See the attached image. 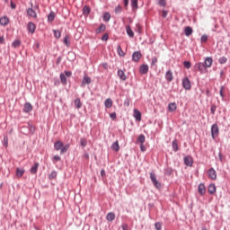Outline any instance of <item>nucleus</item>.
I'll list each match as a JSON object with an SVG mask.
<instances>
[{
  "label": "nucleus",
  "mask_w": 230,
  "mask_h": 230,
  "mask_svg": "<svg viewBox=\"0 0 230 230\" xmlns=\"http://www.w3.org/2000/svg\"><path fill=\"white\" fill-rule=\"evenodd\" d=\"M21 132L24 136H28L30 134H31V136H33L35 134V126H33L31 124H28V126H22L21 128Z\"/></svg>",
  "instance_id": "1"
},
{
  "label": "nucleus",
  "mask_w": 230,
  "mask_h": 230,
  "mask_svg": "<svg viewBox=\"0 0 230 230\" xmlns=\"http://www.w3.org/2000/svg\"><path fill=\"white\" fill-rule=\"evenodd\" d=\"M220 134V128H218V124L215 123L211 126V136L212 139H217Z\"/></svg>",
  "instance_id": "2"
},
{
  "label": "nucleus",
  "mask_w": 230,
  "mask_h": 230,
  "mask_svg": "<svg viewBox=\"0 0 230 230\" xmlns=\"http://www.w3.org/2000/svg\"><path fill=\"white\" fill-rule=\"evenodd\" d=\"M181 85L185 91H190L191 89V81H190V78L185 77L182 79Z\"/></svg>",
  "instance_id": "3"
},
{
  "label": "nucleus",
  "mask_w": 230,
  "mask_h": 230,
  "mask_svg": "<svg viewBox=\"0 0 230 230\" xmlns=\"http://www.w3.org/2000/svg\"><path fill=\"white\" fill-rule=\"evenodd\" d=\"M195 71H199V73H206V66L202 62L196 63L194 66Z\"/></svg>",
  "instance_id": "4"
},
{
  "label": "nucleus",
  "mask_w": 230,
  "mask_h": 230,
  "mask_svg": "<svg viewBox=\"0 0 230 230\" xmlns=\"http://www.w3.org/2000/svg\"><path fill=\"white\" fill-rule=\"evenodd\" d=\"M183 163L185 166H193V157L191 155H187L183 158Z\"/></svg>",
  "instance_id": "5"
},
{
  "label": "nucleus",
  "mask_w": 230,
  "mask_h": 230,
  "mask_svg": "<svg viewBox=\"0 0 230 230\" xmlns=\"http://www.w3.org/2000/svg\"><path fill=\"white\" fill-rule=\"evenodd\" d=\"M208 179H212V181H217V171L215 168L211 167L208 170Z\"/></svg>",
  "instance_id": "6"
},
{
  "label": "nucleus",
  "mask_w": 230,
  "mask_h": 230,
  "mask_svg": "<svg viewBox=\"0 0 230 230\" xmlns=\"http://www.w3.org/2000/svg\"><path fill=\"white\" fill-rule=\"evenodd\" d=\"M141 57H143V55L141 54V51H135L132 54V61L139 62V60H141Z\"/></svg>",
  "instance_id": "7"
},
{
  "label": "nucleus",
  "mask_w": 230,
  "mask_h": 230,
  "mask_svg": "<svg viewBox=\"0 0 230 230\" xmlns=\"http://www.w3.org/2000/svg\"><path fill=\"white\" fill-rule=\"evenodd\" d=\"M91 82H92V79L89 77V75H84L82 80L81 87H85V85H89Z\"/></svg>",
  "instance_id": "8"
},
{
  "label": "nucleus",
  "mask_w": 230,
  "mask_h": 230,
  "mask_svg": "<svg viewBox=\"0 0 230 230\" xmlns=\"http://www.w3.org/2000/svg\"><path fill=\"white\" fill-rule=\"evenodd\" d=\"M198 192L201 197H204L206 195V185L204 183H199L198 186Z\"/></svg>",
  "instance_id": "9"
},
{
  "label": "nucleus",
  "mask_w": 230,
  "mask_h": 230,
  "mask_svg": "<svg viewBox=\"0 0 230 230\" xmlns=\"http://www.w3.org/2000/svg\"><path fill=\"white\" fill-rule=\"evenodd\" d=\"M22 111L28 114V112H31V111H33V106H31V103L30 102H25Z\"/></svg>",
  "instance_id": "10"
},
{
  "label": "nucleus",
  "mask_w": 230,
  "mask_h": 230,
  "mask_svg": "<svg viewBox=\"0 0 230 230\" xmlns=\"http://www.w3.org/2000/svg\"><path fill=\"white\" fill-rule=\"evenodd\" d=\"M27 30L30 33H35V30H37V25H35L34 22H30L28 24H27Z\"/></svg>",
  "instance_id": "11"
},
{
  "label": "nucleus",
  "mask_w": 230,
  "mask_h": 230,
  "mask_svg": "<svg viewBox=\"0 0 230 230\" xmlns=\"http://www.w3.org/2000/svg\"><path fill=\"white\" fill-rule=\"evenodd\" d=\"M39 166H40V164H39V162H36L34 164V165H32L30 169V172L32 174V175H35V173H37V172H39Z\"/></svg>",
  "instance_id": "12"
},
{
  "label": "nucleus",
  "mask_w": 230,
  "mask_h": 230,
  "mask_svg": "<svg viewBox=\"0 0 230 230\" xmlns=\"http://www.w3.org/2000/svg\"><path fill=\"white\" fill-rule=\"evenodd\" d=\"M208 191L210 195H215V193H217V186L215 183H210L208 185Z\"/></svg>",
  "instance_id": "13"
},
{
  "label": "nucleus",
  "mask_w": 230,
  "mask_h": 230,
  "mask_svg": "<svg viewBox=\"0 0 230 230\" xmlns=\"http://www.w3.org/2000/svg\"><path fill=\"white\" fill-rule=\"evenodd\" d=\"M62 146H64V142L58 140L54 143V149L58 152V150L62 149Z\"/></svg>",
  "instance_id": "14"
},
{
  "label": "nucleus",
  "mask_w": 230,
  "mask_h": 230,
  "mask_svg": "<svg viewBox=\"0 0 230 230\" xmlns=\"http://www.w3.org/2000/svg\"><path fill=\"white\" fill-rule=\"evenodd\" d=\"M133 116H134L136 121H141V111H139V110L135 109L133 111Z\"/></svg>",
  "instance_id": "15"
},
{
  "label": "nucleus",
  "mask_w": 230,
  "mask_h": 230,
  "mask_svg": "<svg viewBox=\"0 0 230 230\" xmlns=\"http://www.w3.org/2000/svg\"><path fill=\"white\" fill-rule=\"evenodd\" d=\"M10 22V19L6 16H3L0 18V24L1 26H8Z\"/></svg>",
  "instance_id": "16"
},
{
  "label": "nucleus",
  "mask_w": 230,
  "mask_h": 230,
  "mask_svg": "<svg viewBox=\"0 0 230 230\" xmlns=\"http://www.w3.org/2000/svg\"><path fill=\"white\" fill-rule=\"evenodd\" d=\"M203 64L207 69L208 67H211V66H213V58H211V57L207 58Z\"/></svg>",
  "instance_id": "17"
},
{
  "label": "nucleus",
  "mask_w": 230,
  "mask_h": 230,
  "mask_svg": "<svg viewBox=\"0 0 230 230\" xmlns=\"http://www.w3.org/2000/svg\"><path fill=\"white\" fill-rule=\"evenodd\" d=\"M63 43L65 44V46H66V48H69V46H71V38L68 34L65 35L63 39Z\"/></svg>",
  "instance_id": "18"
},
{
  "label": "nucleus",
  "mask_w": 230,
  "mask_h": 230,
  "mask_svg": "<svg viewBox=\"0 0 230 230\" xmlns=\"http://www.w3.org/2000/svg\"><path fill=\"white\" fill-rule=\"evenodd\" d=\"M117 75L119 76V78H120V80H122L123 82H125V80H127V75H125V72L121 69H119L117 72Z\"/></svg>",
  "instance_id": "19"
},
{
  "label": "nucleus",
  "mask_w": 230,
  "mask_h": 230,
  "mask_svg": "<svg viewBox=\"0 0 230 230\" xmlns=\"http://www.w3.org/2000/svg\"><path fill=\"white\" fill-rule=\"evenodd\" d=\"M165 80H167V82H172L173 80V73L172 70H168L165 73Z\"/></svg>",
  "instance_id": "20"
},
{
  "label": "nucleus",
  "mask_w": 230,
  "mask_h": 230,
  "mask_svg": "<svg viewBox=\"0 0 230 230\" xmlns=\"http://www.w3.org/2000/svg\"><path fill=\"white\" fill-rule=\"evenodd\" d=\"M107 30V26L104 23H102L96 30L95 33L98 35L102 33V31H105Z\"/></svg>",
  "instance_id": "21"
},
{
  "label": "nucleus",
  "mask_w": 230,
  "mask_h": 230,
  "mask_svg": "<svg viewBox=\"0 0 230 230\" xmlns=\"http://www.w3.org/2000/svg\"><path fill=\"white\" fill-rule=\"evenodd\" d=\"M164 175H167V177H170L171 175H173V168L172 167H166L164 170Z\"/></svg>",
  "instance_id": "22"
},
{
  "label": "nucleus",
  "mask_w": 230,
  "mask_h": 230,
  "mask_svg": "<svg viewBox=\"0 0 230 230\" xmlns=\"http://www.w3.org/2000/svg\"><path fill=\"white\" fill-rule=\"evenodd\" d=\"M116 218V214H114V212H109L106 216V220H108V222H112L113 220H115Z\"/></svg>",
  "instance_id": "23"
},
{
  "label": "nucleus",
  "mask_w": 230,
  "mask_h": 230,
  "mask_svg": "<svg viewBox=\"0 0 230 230\" xmlns=\"http://www.w3.org/2000/svg\"><path fill=\"white\" fill-rule=\"evenodd\" d=\"M27 15H29V17H33L34 19L37 18V13L33 8L27 9Z\"/></svg>",
  "instance_id": "24"
},
{
  "label": "nucleus",
  "mask_w": 230,
  "mask_h": 230,
  "mask_svg": "<svg viewBox=\"0 0 230 230\" xmlns=\"http://www.w3.org/2000/svg\"><path fill=\"white\" fill-rule=\"evenodd\" d=\"M141 75H146L148 73V65H142L139 68Z\"/></svg>",
  "instance_id": "25"
},
{
  "label": "nucleus",
  "mask_w": 230,
  "mask_h": 230,
  "mask_svg": "<svg viewBox=\"0 0 230 230\" xmlns=\"http://www.w3.org/2000/svg\"><path fill=\"white\" fill-rule=\"evenodd\" d=\"M168 109L170 112H174V111H177V103L171 102L168 104Z\"/></svg>",
  "instance_id": "26"
},
{
  "label": "nucleus",
  "mask_w": 230,
  "mask_h": 230,
  "mask_svg": "<svg viewBox=\"0 0 230 230\" xmlns=\"http://www.w3.org/2000/svg\"><path fill=\"white\" fill-rule=\"evenodd\" d=\"M184 33L186 35V37H190V35H191L193 33V28L187 26L184 29Z\"/></svg>",
  "instance_id": "27"
},
{
  "label": "nucleus",
  "mask_w": 230,
  "mask_h": 230,
  "mask_svg": "<svg viewBox=\"0 0 230 230\" xmlns=\"http://www.w3.org/2000/svg\"><path fill=\"white\" fill-rule=\"evenodd\" d=\"M172 148L173 152H179V144L177 142V139H174L172 142Z\"/></svg>",
  "instance_id": "28"
},
{
  "label": "nucleus",
  "mask_w": 230,
  "mask_h": 230,
  "mask_svg": "<svg viewBox=\"0 0 230 230\" xmlns=\"http://www.w3.org/2000/svg\"><path fill=\"white\" fill-rule=\"evenodd\" d=\"M69 146H71L70 144H66L65 146L63 144V146L60 149V154H66L67 150H69Z\"/></svg>",
  "instance_id": "29"
},
{
  "label": "nucleus",
  "mask_w": 230,
  "mask_h": 230,
  "mask_svg": "<svg viewBox=\"0 0 230 230\" xmlns=\"http://www.w3.org/2000/svg\"><path fill=\"white\" fill-rule=\"evenodd\" d=\"M104 106L106 107V109H111V107H112V99H106L104 102Z\"/></svg>",
  "instance_id": "30"
},
{
  "label": "nucleus",
  "mask_w": 230,
  "mask_h": 230,
  "mask_svg": "<svg viewBox=\"0 0 230 230\" xmlns=\"http://www.w3.org/2000/svg\"><path fill=\"white\" fill-rule=\"evenodd\" d=\"M74 105H75V109H82V102L80 101V98H76L74 101Z\"/></svg>",
  "instance_id": "31"
},
{
  "label": "nucleus",
  "mask_w": 230,
  "mask_h": 230,
  "mask_svg": "<svg viewBox=\"0 0 230 230\" xmlns=\"http://www.w3.org/2000/svg\"><path fill=\"white\" fill-rule=\"evenodd\" d=\"M60 80L62 85H67V78L66 77V75L64 73L60 74Z\"/></svg>",
  "instance_id": "32"
},
{
  "label": "nucleus",
  "mask_w": 230,
  "mask_h": 230,
  "mask_svg": "<svg viewBox=\"0 0 230 230\" xmlns=\"http://www.w3.org/2000/svg\"><path fill=\"white\" fill-rule=\"evenodd\" d=\"M55 21V12L51 11L48 15V22H53Z\"/></svg>",
  "instance_id": "33"
},
{
  "label": "nucleus",
  "mask_w": 230,
  "mask_h": 230,
  "mask_svg": "<svg viewBox=\"0 0 230 230\" xmlns=\"http://www.w3.org/2000/svg\"><path fill=\"white\" fill-rule=\"evenodd\" d=\"M126 31L128 37H134V31L130 28V25L126 26Z\"/></svg>",
  "instance_id": "34"
},
{
  "label": "nucleus",
  "mask_w": 230,
  "mask_h": 230,
  "mask_svg": "<svg viewBox=\"0 0 230 230\" xmlns=\"http://www.w3.org/2000/svg\"><path fill=\"white\" fill-rule=\"evenodd\" d=\"M117 53L119 57H125V53L123 49H121V45L117 46Z\"/></svg>",
  "instance_id": "35"
},
{
  "label": "nucleus",
  "mask_w": 230,
  "mask_h": 230,
  "mask_svg": "<svg viewBox=\"0 0 230 230\" xmlns=\"http://www.w3.org/2000/svg\"><path fill=\"white\" fill-rule=\"evenodd\" d=\"M83 13L84 15H89V13H91V7L87 6V5H84L83 7Z\"/></svg>",
  "instance_id": "36"
},
{
  "label": "nucleus",
  "mask_w": 230,
  "mask_h": 230,
  "mask_svg": "<svg viewBox=\"0 0 230 230\" xmlns=\"http://www.w3.org/2000/svg\"><path fill=\"white\" fill-rule=\"evenodd\" d=\"M111 148L115 152H119V143L116 141L115 143L112 144Z\"/></svg>",
  "instance_id": "37"
},
{
  "label": "nucleus",
  "mask_w": 230,
  "mask_h": 230,
  "mask_svg": "<svg viewBox=\"0 0 230 230\" xmlns=\"http://www.w3.org/2000/svg\"><path fill=\"white\" fill-rule=\"evenodd\" d=\"M53 33L56 39H60V37H62V32L58 30H53Z\"/></svg>",
  "instance_id": "38"
},
{
  "label": "nucleus",
  "mask_w": 230,
  "mask_h": 230,
  "mask_svg": "<svg viewBox=\"0 0 230 230\" xmlns=\"http://www.w3.org/2000/svg\"><path fill=\"white\" fill-rule=\"evenodd\" d=\"M58 172L57 171H52L50 174L49 175V179L50 181H53L54 179H57Z\"/></svg>",
  "instance_id": "39"
},
{
  "label": "nucleus",
  "mask_w": 230,
  "mask_h": 230,
  "mask_svg": "<svg viewBox=\"0 0 230 230\" xmlns=\"http://www.w3.org/2000/svg\"><path fill=\"white\" fill-rule=\"evenodd\" d=\"M131 1V7L134 10H137L139 8V5H137V0H130Z\"/></svg>",
  "instance_id": "40"
},
{
  "label": "nucleus",
  "mask_w": 230,
  "mask_h": 230,
  "mask_svg": "<svg viewBox=\"0 0 230 230\" xmlns=\"http://www.w3.org/2000/svg\"><path fill=\"white\" fill-rule=\"evenodd\" d=\"M80 146H83V148H85L87 146V140L84 137L80 138Z\"/></svg>",
  "instance_id": "41"
},
{
  "label": "nucleus",
  "mask_w": 230,
  "mask_h": 230,
  "mask_svg": "<svg viewBox=\"0 0 230 230\" xmlns=\"http://www.w3.org/2000/svg\"><path fill=\"white\" fill-rule=\"evenodd\" d=\"M103 21L105 22H109V21H111V13H105L103 14Z\"/></svg>",
  "instance_id": "42"
},
{
  "label": "nucleus",
  "mask_w": 230,
  "mask_h": 230,
  "mask_svg": "<svg viewBox=\"0 0 230 230\" xmlns=\"http://www.w3.org/2000/svg\"><path fill=\"white\" fill-rule=\"evenodd\" d=\"M16 175H17V177H22V175H24V169L17 168L16 169Z\"/></svg>",
  "instance_id": "43"
},
{
  "label": "nucleus",
  "mask_w": 230,
  "mask_h": 230,
  "mask_svg": "<svg viewBox=\"0 0 230 230\" xmlns=\"http://www.w3.org/2000/svg\"><path fill=\"white\" fill-rule=\"evenodd\" d=\"M145 139H146L145 135L141 134L137 137V143H141V145H143V143H145Z\"/></svg>",
  "instance_id": "44"
},
{
  "label": "nucleus",
  "mask_w": 230,
  "mask_h": 230,
  "mask_svg": "<svg viewBox=\"0 0 230 230\" xmlns=\"http://www.w3.org/2000/svg\"><path fill=\"white\" fill-rule=\"evenodd\" d=\"M155 227L156 230H163V223L161 222L155 223Z\"/></svg>",
  "instance_id": "45"
},
{
  "label": "nucleus",
  "mask_w": 230,
  "mask_h": 230,
  "mask_svg": "<svg viewBox=\"0 0 230 230\" xmlns=\"http://www.w3.org/2000/svg\"><path fill=\"white\" fill-rule=\"evenodd\" d=\"M121 12H123V7H121V5H117L115 7V13L119 14Z\"/></svg>",
  "instance_id": "46"
},
{
  "label": "nucleus",
  "mask_w": 230,
  "mask_h": 230,
  "mask_svg": "<svg viewBox=\"0 0 230 230\" xmlns=\"http://www.w3.org/2000/svg\"><path fill=\"white\" fill-rule=\"evenodd\" d=\"M183 67H185V69H190V67H191V62L184 61L183 62Z\"/></svg>",
  "instance_id": "47"
},
{
  "label": "nucleus",
  "mask_w": 230,
  "mask_h": 230,
  "mask_svg": "<svg viewBox=\"0 0 230 230\" xmlns=\"http://www.w3.org/2000/svg\"><path fill=\"white\" fill-rule=\"evenodd\" d=\"M152 183L154 184V186L155 188H157V190H159V188H161V182H159V181L155 180L154 181H152Z\"/></svg>",
  "instance_id": "48"
},
{
  "label": "nucleus",
  "mask_w": 230,
  "mask_h": 230,
  "mask_svg": "<svg viewBox=\"0 0 230 230\" xmlns=\"http://www.w3.org/2000/svg\"><path fill=\"white\" fill-rule=\"evenodd\" d=\"M12 46H13L14 48H19V46H21V40H15L13 42Z\"/></svg>",
  "instance_id": "49"
},
{
  "label": "nucleus",
  "mask_w": 230,
  "mask_h": 230,
  "mask_svg": "<svg viewBox=\"0 0 230 230\" xmlns=\"http://www.w3.org/2000/svg\"><path fill=\"white\" fill-rule=\"evenodd\" d=\"M218 62H219V64H226L227 62V58L221 57V58H219Z\"/></svg>",
  "instance_id": "50"
},
{
  "label": "nucleus",
  "mask_w": 230,
  "mask_h": 230,
  "mask_svg": "<svg viewBox=\"0 0 230 230\" xmlns=\"http://www.w3.org/2000/svg\"><path fill=\"white\" fill-rule=\"evenodd\" d=\"M217 112V105L212 104L210 107V114H215Z\"/></svg>",
  "instance_id": "51"
},
{
  "label": "nucleus",
  "mask_w": 230,
  "mask_h": 230,
  "mask_svg": "<svg viewBox=\"0 0 230 230\" xmlns=\"http://www.w3.org/2000/svg\"><path fill=\"white\" fill-rule=\"evenodd\" d=\"M150 179L152 182L157 181V176L155 174V172H150Z\"/></svg>",
  "instance_id": "52"
},
{
  "label": "nucleus",
  "mask_w": 230,
  "mask_h": 230,
  "mask_svg": "<svg viewBox=\"0 0 230 230\" xmlns=\"http://www.w3.org/2000/svg\"><path fill=\"white\" fill-rule=\"evenodd\" d=\"M159 6H166V0H158Z\"/></svg>",
  "instance_id": "53"
},
{
  "label": "nucleus",
  "mask_w": 230,
  "mask_h": 230,
  "mask_svg": "<svg viewBox=\"0 0 230 230\" xmlns=\"http://www.w3.org/2000/svg\"><path fill=\"white\" fill-rule=\"evenodd\" d=\"M101 40L103 41L109 40V33L103 34Z\"/></svg>",
  "instance_id": "54"
},
{
  "label": "nucleus",
  "mask_w": 230,
  "mask_h": 230,
  "mask_svg": "<svg viewBox=\"0 0 230 230\" xmlns=\"http://www.w3.org/2000/svg\"><path fill=\"white\" fill-rule=\"evenodd\" d=\"M162 17H163L164 19H166V17H168V11L163 10V11H162Z\"/></svg>",
  "instance_id": "55"
},
{
  "label": "nucleus",
  "mask_w": 230,
  "mask_h": 230,
  "mask_svg": "<svg viewBox=\"0 0 230 230\" xmlns=\"http://www.w3.org/2000/svg\"><path fill=\"white\" fill-rule=\"evenodd\" d=\"M200 40L201 42H208V35H202Z\"/></svg>",
  "instance_id": "56"
},
{
  "label": "nucleus",
  "mask_w": 230,
  "mask_h": 230,
  "mask_svg": "<svg viewBox=\"0 0 230 230\" xmlns=\"http://www.w3.org/2000/svg\"><path fill=\"white\" fill-rule=\"evenodd\" d=\"M224 89H225L224 86H221V87H220L219 94H220L221 98H225V95H224Z\"/></svg>",
  "instance_id": "57"
},
{
  "label": "nucleus",
  "mask_w": 230,
  "mask_h": 230,
  "mask_svg": "<svg viewBox=\"0 0 230 230\" xmlns=\"http://www.w3.org/2000/svg\"><path fill=\"white\" fill-rule=\"evenodd\" d=\"M73 75V73L71 71H65V76H67V78L71 77Z\"/></svg>",
  "instance_id": "58"
},
{
  "label": "nucleus",
  "mask_w": 230,
  "mask_h": 230,
  "mask_svg": "<svg viewBox=\"0 0 230 230\" xmlns=\"http://www.w3.org/2000/svg\"><path fill=\"white\" fill-rule=\"evenodd\" d=\"M4 146H8V137H4Z\"/></svg>",
  "instance_id": "59"
},
{
  "label": "nucleus",
  "mask_w": 230,
  "mask_h": 230,
  "mask_svg": "<svg viewBox=\"0 0 230 230\" xmlns=\"http://www.w3.org/2000/svg\"><path fill=\"white\" fill-rule=\"evenodd\" d=\"M60 62H62V58L59 56V57H58L57 61H56L57 66H60Z\"/></svg>",
  "instance_id": "60"
},
{
  "label": "nucleus",
  "mask_w": 230,
  "mask_h": 230,
  "mask_svg": "<svg viewBox=\"0 0 230 230\" xmlns=\"http://www.w3.org/2000/svg\"><path fill=\"white\" fill-rule=\"evenodd\" d=\"M124 8L127 10L128 8V0H123Z\"/></svg>",
  "instance_id": "61"
},
{
  "label": "nucleus",
  "mask_w": 230,
  "mask_h": 230,
  "mask_svg": "<svg viewBox=\"0 0 230 230\" xmlns=\"http://www.w3.org/2000/svg\"><path fill=\"white\" fill-rule=\"evenodd\" d=\"M60 159H61L60 156H58V155H54L52 160L58 162V161H60Z\"/></svg>",
  "instance_id": "62"
},
{
  "label": "nucleus",
  "mask_w": 230,
  "mask_h": 230,
  "mask_svg": "<svg viewBox=\"0 0 230 230\" xmlns=\"http://www.w3.org/2000/svg\"><path fill=\"white\" fill-rule=\"evenodd\" d=\"M121 228H122V230H128V225L123 224V225L121 226Z\"/></svg>",
  "instance_id": "63"
},
{
  "label": "nucleus",
  "mask_w": 230,
  "mask_h": 230,
  "mask_svg": "<svg viewBox=\"0 0 230 230\" xmlns=\"http://www.w3.org/2000/svg\"><path fill=\"white\" fill-rule=\"evenodd\" d=\"M110 118H111V119H116V112L111 113V114H110Z\"/></svg>",
  "instance_id": "64"
}]
</instances>
